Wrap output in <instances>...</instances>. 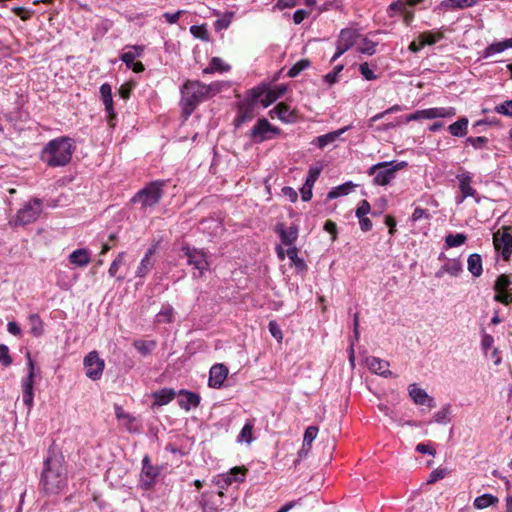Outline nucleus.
<instances>
[{
    "mask_svg": "<svg viewBox=\"0 0 512 512\" xmlns=\"http://www.w3.org/2000/svg\"><path fill=\"white\" fill-rule=\"evenodd\" d=\"M68 484L67 469L64 456L55 450H49L44 460L40 477V486L47 495L62 493Z\"/></svg>",
    "mask_w": 512,
    "mask_h": 512,
    "instance_id": "f257e3e1",
    "label": "nucleus"
},
{
    "mask_svg": "<svg viewBox=\"0 0 512 512\" xmlns=\"http://www.w3.org/2000/svg\"><path fill=\"white\" fill-rule=\"evenodd\" d=\"M220 82H212L205 84L198 80H187L180 88L181 99L180 104L183 113L189 116L196 107L203 101H206L221 91Z\"/></svg>",
    "mask_w": 512,
    "mask_h": 512,
    "instance_id": "f03ea898",
    "label": "nucleus"
},
{
    "mask_svg": "<svg viewBox=\"0 0 512 512\" xmlns=\"http://www.w3.org/2000/svg\"><path fill=\"white\" fill-rule=\"evenodd\" d=\"M76 149L74 140L67 136L50 140L41 151V160L49 167L66 166Z\"/></svg>",
    "mask_w": 512,
    "mask_h": 512,
    "instance_id": "7ed1b4c3",
    "label": "nucleus"
},
{
    "mask_svg": "<svg viewBox=\"0 0 512 512\" xmlns=\"http://www.w3.org/2000/svg\"><path fill=\"white\" fill-rule=\"evenodd\" d=\"M166 181L156 180L148 183L140 189L132 198L131 202L139 205L140 210L147 211L154 208L164 195Z\"/></svg>",
    "mask_w": 512,
    "mask_h": 512,
    "instance_id": "20e7f679",
    "label": "nucleus"
},
{
    "mask_svg": "<svg viewBox=\"0 0 512 512\" xmlns=\"http://www.w3.org/2000/svg\"><path fill=\"white\" fill-rule=\"evenodd\" d=\"M407 166L405 161L396 162H380L371 166L368 170L369 175L374 176V183L384 186L390 183L395 178V173Z\"/></svg>",
    "mask_w": 512,
    "mask_h": 512,
    "instance_id": "39448f33",
    "label": "nucleus"
},
{
    "mask_svg": "<svg viewBox=\"0 0 512 512\" xmlns=\"http://www.w3.org/2000/svg\"><path fill=\"white\" fill-rule=\"evenodd\" d=\"M182 251L184 256L187 258V264L198 271V273H193V277H203L210 266L207 253L203 249H197L195 247H191L190 245L182 246Z\"/></svg>",
    "mask_w": 512,
    "mask_h": 512,
    "instance_id": "423d86ee",
    "label": "nucleus"
},
{
    "mask_svg": "<svg viewBox=\"0 0 512 512\" xmlns=\"http://www.w3.org/2000/svg\"><path fill=\"white\" fill-rule=\"evenodd\" d=\"M42 212V202L38 198L26 203L16 216L9 221L11 226H23L35 222Z\"/></svg>",
    "mask_w": 512,
    "mask_h": 512,
    "instance_id": "0eeeda50",
    "label": "nucleus"
},
{
    "mask_svg": "<svg viewBox=\"0 0 512 512\" xmlns=\"http://www.w3.org/2000/svg\"><path fill=\"white\" fill-rule=\"evenodd\" d=\"M27 365H28V374L21 381L22 393H23V403L27 406L28 410H30L33 406L34 401V377H35V364L31 358L30 352H27Z\"/></svg>",
    "mask_w": 512,
    "mask_h": 512,
    "instance_id": "6e6552de",
    "label": "nucleus"
},
{
    "mask_svg": "<svg viewBox=\"0 0 512 512\" xmlns=\"http://www.w3.org/2000/svg\"><path fill=\"white\" fill-rule=\"evenodd\" d=\"M281 130L270 124L266 118L259 119L251 130V138L255 143L271 140L279 135Z\"/></svg>",
    "mask_w": 512,
    "mask_h": 512,
    "instance_id": "1a4fd4ad",
    "label": "nucleus"
},
{
    "mask_svg": "<svg viewBox=\"0 0 512 512\" xmlns=\"http://www.w3.org/2000/svg\"><path fill=\"white\" fill-rule=\"evenodd\" d=\"M86 376L93 380H99L103 374L105 368V362L100 358L97 351L89 352L83 361Z\"/></svg>",
    "mask_w": 512,
    "mask_h": 512,
    "instance_id": "9d476101",
    "label": "nucleus"
},
{
    "mask_svg": "<svg viewBox=\"0 0 512 512\" xmlns=\"http://www.w3.org/2000/svg\"><path fill=\"white\" fill-rule=\"evenodd\" d=\"M359 37L358 32L355 29L345 28L340 31V34L336 43V52L331 58V62L336 61L346 51H348L356 42Z\"/></svg>",
    "mask_w": 512,
    "mask_h": 512,
    "instance_id": "9b49d317",
    "label": "nucleus"
},
{
    "mask_svg": "<svg viewBox=\"0 0 512 512\" xmlns=\"http://www.w3.org/2000/svg\"><path fill=\"white\" fill-rule=\"evenodd\" d=\"M160 474V468L151 464L150 457L145 455L142 459L140 485L143 489H150Z\"/></svg>",
    "mask_w": 512,
    "mask_h": 512,
    "instance_id": "f8f14e48",
    "label": "nucleus"
},
{
    "mask_svg": "<svg viewBox=\"0 0 512 512\" xmlns=\"http://www.w3.org/2000/svg\"><path fill=\"white\" fill-rule=\"evenodd\" d=\"M493 245L495 250L500 253L504 260H508L512 254V234L508 229L502 232L499 230L493 235Z\"/></svg>",
    "mask_w": 512,
    "mask_h": 512,
    "instance_id": "ddd939ff",
    "label": "nucleus"
},
{
    "mask_svg": "<svg viewBox=\"0 0 512 512\" xmlns=\"http://www.w3.org/2000/svg\"><path fill=\"white\" fill-rule=\"evenodd\" d=\"M287 91L286 85L280 84L275 86L274 88L268 90L267 92L260 91L258 89H253V97L255 99H258L261 97L262 94H264V97L260 99L261 104L264 107H268L272 103H274L276 100H278L280 97H282Z\"/></svg>",
    "mask_w": 512,
    "mask_h": 512,
    "instance_id": "4468645a",
    "label": "nucleus"
},
{
    "mask_svg": "<svg viewBox=\"0 0 512 512\" xmlns=\"http://www.w3.org/2000/svg\"><path fill=\"white\" fill-rule=\"evenodd\" d=\"M275 232L278 234L282 244L288 246V248L295 247L299 232L296 225L286 227L284 223H277Z\"/></svg>",
    "mask_w": 512,
    "mask_h": 512,
    "instance_id": "2eb2a0df",
    "label": "nucleus"
},
{
    "mask_svg": "<svg viewBox=\"0 0 512 512\" xmlns=\"http://www.w3.org/2000/svg\"><path fill=\"white\" fill-rule=\"evenodd\" d=\"M409 396L417 405H426L429 408L436 406L435 400L424 389L420 388L416 383L408 386Z\"/></svg>",
    "mask_w": 512,
    "mask_h": 512,
    "instance_id": "dca6fc26",
    "label": "nucleus"
},
{
    "mask_svg": "<svg viewBox=\"0 0 512 512\" xmlns=\"http://www.w3.org/2000/svg\"><path fill=\"white\" fill-rule=\"evenodd\" d=\"M247 469L244 467H234L229 472L220 475L217 484L221 489H225L233 482H242L245 480Z\"/></svg>",
    "mask_w": 512,
    "mask_h": 512,
    "instance_id": "f3484780",
    "label": "nucleus"
},
{
    "mask_svg": "<svg viewBox=\"0 0 512 512\" xmlns=\"http://www.w3.org/2000/svg\"><path fill=\"white\" fill-rule=\"evenodd\" d=\"M421 120H433L437 118H452L456 115L454 107H433L420 110Z\"/></svg>",
    "mask_w": 512,
    "mask_h": 512,
    "instance_id": "a211bd4d",
    "label": "nucleus"
},
{
    "mask_svg": "<svg viewBox=\"0 0 512 512\" xmlns=\"http://www.w3.org/2000/svg\"><path fill=\"white\" fill-rule=\"evenodd\" d=\"M366 365L374 374L383 376L385 378L392 376V372L389 370L390 364L387 360L375 356H370L366 358Z\"/></svg>",
    "mask_w": 512,
    "mask_h": 512,
    "instance_id": "6ab92c4d",
    "label": "nucleus"
},
{
    "mask_svg": "<svg viewBox=\"0 0 512 512\" xmlns=\"http://www.w3.org/2000/svg\"><path fill=\"white\" fill-rule=\"evenodd\" d=\"M228 376V368L224 364H214L210 368L208 384L212 388H220Z\"/></svg>",
    "mask_w": 512,
    "mask_h": 512,
    "instance_id": "aec40b11",
    "label": "nucleus"
},
{
    "mask_svg": "<svg viewBox=\"0 0 512 512\" xmlns=\"http://www.w3.org/2000/svg\"><path fill=\"white\" fill-rule=\"evenodd\" d=\"M463 271V266L460 260L458 259H448L441 268L436 271L435 277L442 278L445 274L450 275L451 277L459 276Z\"/></svg>",
    "mask_w": 512,
    "mask_h": 512,
    "instance_id": "412c9836",
    "label": "nucleus"
},
{
    "mask_svg": "<svg viewBox=\"0 0 512 512\" xmlns=\"http://www.w3.org/2000/svg\"><path fill=\"white\" fill-rule=\"evenodd\" d=\"M156 250H157V244L151 246L146 251L144 257L141 259L140 264L136 270L137 277L144 278L151 271V269L154 266V261L152 260V257L156 253Z\"/></svg>",
    "mask_w": 512,
    "mask_h": 512,
    "instance_id": "4be33fe9",
    "label": "nucleus"
},
{
    "mask_svg": "<svg viewBox=\"0 0 512 512\" xmlns=\"http://www.w3.org/2000/svg\"><path fill=\"white\" fill-rule=\"evenodd\" d=\"M100 97L104 104L105 111L108 114L109 121L113 119L116 115L113 105V97H112V87L108 83H103L100 86Z\"/></svg>",
    "mask_w": 512,
    "mask_h": 512,
    "instance_id": "5701e85b",
    "label": "nucleus"
},
{
    "mask_svg": "<svg viewBox=\"0 0 512 512\" xmlns=\"http://www.w3.org/2000/svg\"><path fill=\"white\" fill-rule=\"evenodd\" d=\"M270 116L277 117L284 123H292L296 118L294 111L286 103H279L270 110Z\"/></svg>",
    "mask_w": 512,
    "mask_h": 512,
    "instance_id": "b1692460",
    "label": "nucleus"
},
{
    "mask_svg": "<svg viewBox=\"0 0 512 512\" xmlns=\"http://www.w3.org/2000/svg\"><path fill=\"white\" fill-rule=\"evenodd\" d=\"M200 403V396L196 393L181 390L179 393L178 404L181 408L189 411L191 408H196Z\"/></svg>",
    "mask_w": 512,
    "mask_h": 512,
    "instance_id": "393cba45",
    "label": "nucleus"
},
{
    "mask_svg": "<svg viewBox=\"0 0 512 512\" xmlns=\"http://www.w3.org/2000/svg\"><path fill=\"white\" fill-rule=\"evenodd\" d=\"M350 128L351 126H345L343 128L329 132L327 134L320 135L317 138H315L313 143H315L320 149H323L328 144L335 142L343 133L348 131Z\"/></svg>",
    "mask_w": 512,
    "mask_h": 512,
    "instance_id": "a878e982",
    "label": "nucleus"
},
{
    "mask_svg": "<svg viewBox=\"0 0 512 512\" xmlns=\"http://www.w3.org/2000/svg\"><path fill=\"white\" fill-rule=\"evenodd\" d=\"M509 48H512V38H508L499 42H493L483 50V57H492L496 54L504 52Z\"/></svg>",
    "mask_w": 512,
    "mask_h": 512,
    "instance_id": "bb28decb",
    "label": "nucleus"
},
{
    "mask_svg": "<svg viewBox=\"0 0 512 512\" xmlns=\"http://www.w3.org/2000/svg\"><path fill=\"white\" fill-rule=\"evenodd\" d=\"M69 261L75 266L85 267L91 261V253L86 248L76 249L69 255Z\"/></svg>",
    "mask_w": 512,
    "mask_h": 512,
    "instance_id": "cd10ccee",
    "label": "nucleus"
},
{
    "mask_svg": "<svg viewBox=\"0 0 512 512\" xmlns=\"http://www.w3.org/2000/svg\"><path fill=\"white\" fill-rule=\"evenodd\" d=\"M458 179L459 188L462 193V197L458 200V203H461L465 198L473 197L476 191L471 186V176L468 173L458 176Z\"/></svg>",
    "mask_w": 512,
    "mask_h": 512,
    "instance_id": "c85d7f7f",
    "label": "nucleus"
},
{
    "mask_svg": "<svg viewBox=\"0 0 512 512\" xmlns=\"http://www.w3.org/2000/svg\"><path fill=\"white\" fill-rule=\"evenodd\" d=\"M231 66L225 63L219 57H213L209 65L202 70L203 74H213L215 72L224 73L230 71Z\"/></svg>",
    "mask_w": 512,
    "mask_h": 512,
    "instance_id": "c756f323",
    "label": "nucleus"
},
{
    "mask_svg": "<svg viewBox=\"0 0 512 512\" xmlns=\"http://www.w3.org/2000/svg\"><path fill=\"white\" fill-rule=\"evenodd\" d=\"M498 502H499L498 497H496L492 494H489V493H485V494H482L474 499L473 506L477 510H482V509L488 508L490 506H494V505L498 504Z\"/></svg>",
    "mask_w": 512,
    "mask_h": 512,
    "instance_id": "7c9ffc66",
    "label": "nucleus"
},
{
    "mask_svg": "<svg viewBox=\"0 0 512 512\" xmlns=\"http://www.w3.org/2000/svg\"><path fill=\"white\" fill-rule=\"evenodd\" d=\"M478 0H443L440 4L446 10H457L473 7Z\"/></svg>",
    "mask_w": 512,
    "mask_h": 512,
    "instance_id": "2f4dec72",
    "label": "nucleus"
},
{
    "mask_svg": "<svg viewBox=\"0 0 512 512\" xmlns=\"http://www.w3.org/2000/svg\"><path fill=\"white\" fill-rule=\"evenodd\" d=\"M176 395V392L172 388H163L159 391L154 392L153 397L155 399V404L158 406H163L170 403Z\"/></svg>",
    "mask_w": 512,
    "mask_h": 512,
    "instance_id": "473e14b6",
    "label": "nucleus"
},
{
    "mask_svg": "<svg viewBox=\"0 0 512 512\" xmlns=\"http://www.w3.org/2000/svg\"><path fill=\"white\" fill-rule=\"evenodd\" d=\"M318 434V428L315 426H309L304 432L303 445L299 451V456L305 455L311 447L312 442L315 440Z\"/></svg>",
    "mask_w": 512,
    "mask_h": 512,
    "instance_id": "72a5a7b5",
    "label": "nucleus"
},
{
    "mask_svg": "<svg viewBox=\"0 0 512 512\" xmlns=\"http://www.w3.org/2000/svg\"><path fill=\"white\" fill-rule=\"evenodd\" d=\"M467 268L474 277H479L483 272L481 256L477 253L471 254L467 260Z\"/></svg>",
    "mask_w": 512,
    "mask_h": 512,
    "instance_id": "f704fd0d",
    "label": "nucleus"
},
{
    "mask_svg": "<svg viewBox=\"0 0 512 512\" xmlns=\"http://www.w3.org/2000/svg\"><path fill=\"white\" fill-rule=\"evenodd\" d=\"M144 52L143 46H131L130 49L124 52L120 59L126 64L128 68L135 62V59L142 55Z\"/></svg>",
    "mask_w": 512,
    "mask_h": 512,
    "instance_id": "c9c22d12",
    "label": "nucleus"
},
{
    "mask_svg": "<svg viewBox=\"0 0 512 512\" xmlns=\"http://www.w3.org/2000/svg\"><path fill=\"white\" fill-rule=\"evenodd\" d=\"M468 128V119L466 117H462L458 119L456 122L449 125L448 130L451 135L456 137H463L467 134Z\"/></svg>",
    "mask_w": 512,
    "mask_h": 512,
    "instance_id": "e433bc0d",
    "label": "nucleus"
},
{
    "mask_svg": "<svg viewBox=\"0 0 512 512\" xmlns=\"http://www.w3.org/2000/svg\"><path fill=\"white\" fill-rule=\"evenodd\" d=\"M115 416L118 420L124 421V425L129 431L135 432L137 430L134 425L135 418L126 413L124 409L119 405H115Z\"/></svg>",
    "mask_w": 512,
    "mask_h": 512,
    "instance_id": "4c0bfd02",
    "label": "nucleus"
},
{
    "mask_svg": "<svg viewBox=\"0 0 512 512\" xmlns=\"http://www.w3.org/2000/svg\"><path fill=\"white\" fill-rule=\"evenodd\" d=\"M354 187L355 185L352 182H346L344 184L336 186L328 192L327 199L332 200L340 196L348 195L353 190Z\"/></svg>",
    "mask_w": 512,
    "mask_h": 512,
    "instance_id": "58836bf2",
    "label": "nucleus"
},
{
    "mask_svg": "<svg viewBox=\"0 0 512 512\" xmlns=\"http://www.w3.org/2000/svg\"><path fill=\"white\" fill-rule=\"evenodd\" d=\"M30 333L34 337H40L44 332L43 321L38 314H31L29 316Z\"/></svg>",
    "mask_w": 512,
    "mask_h": 512,
    "instance_id": "ea45409f",
    "label": "nucleus"
},
{
    "mask_svg": "<svg viewBox=\"0 0 512 512\" xmlns=\"http://www.w3.org/2000/svg\"><path fill=\"white\" fill-rule=\"evenodd\" d=\"M444 37L441 31L435 32H424L421 33L418 37L419 42H421V46L425 45H433Z\"/></svg>",
    "mask_w": 512,
    "mask_h": 512,
    "instance_id": "a19ab883",
    "label": "nucleus"
},
{
    "mask_svg": "<svg viewBox=\"0 0 512 512\" xmlns=\"http://www.w3.org/2000/svg\"><path fill=\"white\" fill-rule=\"evenodd\" d=\"M133 346L142 356H147L156 348V342L153 340H136Z\"/></svg>",
    "mask_w": 512,
    "mask_h": 512,
    "instance_id": "79ce46f5",
    "label": "nucleus"
},
{
    "mask_svg": "<svg viewBox=\"0 0 512 512\" xmlns=\"http://www.w3.org/2000/svg\"><path fill=\"white\" fill-rule=\"evenodd\" d=\"M433 421L441 425L448 424L451 421V406L449 404L442 406L441 409L434 414Z\"/></svg>",
    "mask_w": 512,
    "mask_h": 512,
    "instance_id": "37998d69",
    "label": "nucleus"
},
{
    "mask_svg": "<svg viewBox=\"0 0 512 512\" xmlns=\"http://www.w3.org/2000/svg\"><path fill=\"white\" fill-rule=\"evenodd\" d=\"M287 257L291 260L292 264L300 270L304 271L307 269V265L302 258L298 257V249L295 247H290L286 251Z\"/></svg>",
    "mask_w": 512,
    "mask_h": 512,
    "instance_id": "c03bdc74",
    "label": "nucleus"
},
{
    "mask_svg": "<svg viewBox=\"0 0 512 512\" xmlns=\"http://www.w3.org/2000/svg\"><path fill=\"white\" fill-rule=\"evenodd\" d=\"M174 309L171 305H165L156 315L157 323H171L173 321Z\"/></svg>",
    "mask_w": 512,
    "mask_h": 512,
    "instance_id": "a18cd8bd",
    "label": "nucleus"
},
{
    "mask_svg": "<svg viewBox=\"0 0 512 512\" xmlns=\"http://www.w3.org/2000/svg\"><path fill=\"white\" fill-rule=\"evenodd\" d=\"M254 428V423L252 421H247L245 425L242 427L241 432L238 436V442H246L250 444L253 441L252 432Z\"/></svg>",
    "mask_w": 512,
    "mask_h": 512,
    "instance_id": "49530a36",
    "label": "nucleus"
},
{
    "mask_svg": "<svg viewBox=\"0 0 512 512\" xmlns=\"http://www.w3.org/2000/svg\"><path fill=\"white\" fill-rule=\"evenodd\" d=\"M467 240V237L463 233L449 234L445 238V244L447 247H458L463 245Z\"/></svg>",
    "mask_w": 512,
    "mask_h": 512,
    "instance_id": "de8ad7c7",
    "label": "nucleus"
},
{
    "mask_svg": "<svg viewBox=\"0 0 512 512\" xmlns=\"http://www.w3.org/2000/svg\"><path fill=\"white\" fill-rule=\"evenodd\" d=\"M310 66V61L307 59H301L298 62H296L288 71L287 75L289 77H296L299 75L303 70L308 68Z\"/></svg>",
    "mask_w": 512,
    "mask_h": 512,
    "instance_id": "09e8293b",
    "label": "nucleus"
},
{
    "mask_svg": "<svg viewBox=\"0 0 512 512\" xmlns=\"http://www.w3.org/2000/svg\"><path fill=\"white\" fill-rule=\"evenodd\" d=\"M125 252H120L111 263L108 274L110 277H115L119 268L124 264Z\"/></svg>",
    "mask_w": 512,
    "mask_h": 512,
    "instance_id": "8fccbe9b",
    "label": "nucleus"
},
{
    "mask_svg": "<svg viewBox=\"0 0 512 512\" xmlns=\"http://www.w3.org/2000/svg\"><path fill=\"white\" fill-rule=\"evenodd\" d=\"M234 17V12H226L220 19H218L214 26L217 30L227 29Z\"/></svg>",
    "mask_w": 512,
    "mask_h": 512,
    "instance_id": "3c124183",
    "label": "nucleus"
},
{
    "mask_svg": "<svg viewBox=\"0 0 512 512\" xmlns=\"http://www.w3.org/2000/svg\"><path fill=\"white\" fill-rule=\"evenodd\" d=\"M376 45L377 44L375 42L365 38L357 50L362 54L373 55L376 52Z\"/></svg>",
    "mask_w": 512,
    "mask_h": 512,
    "instance_id": "603ef678",
    "label": "nucleus"
},
{
    "mask_svg": "<svg viewBox=\"0 0 512 512\" xmlns=\"http://www.w3.org/2000/svg\"><path fill=\"white\" fill-rule=\"evenodd\" d=\"M447 475V469L445 468H436L434 469L427 479L428 484H433L441 479H443Z\"/></svg>",
    "mask_w": 512,
    "mask_h": 512,
    "instance_id": "864d4df0",
    "label": "nucleus"
},
{
    "mask_svg": "<svg viewBox=\"0 0 512 512\" xmlns=\"http://www.w3.org/2000/svg\"><path fill=\"white\" fill-rule=\"evenodd\" d=\"M511 282L507 275H500L495 282L496 292H503L510 286Z\"/></svg>",
    "mask_w": 512,
    "mask_h": 512,
    "instance_id": "5fc2aeb1",
    "label": "nucleus"
},
{
    "mask_svg": "<svg viewBox=\"0 0 512 512\" xmlns=\"http://www.w3.org/2000/svg\"><path fill=\"white\" fill-rule=\"evenodd\" d=\"M0 363L5 367H8L12 364V358L9 354V349L4 344H0Z\"/></svg>",
    "mask_w": 512,
    "mask_h": 512,
    "instance_id": "6e6d98bb",
    "label": "nucleus"
},
{
    "mask_svg": "<svg viewBox=\"0 0 512 512\" xmlns=\"http://www.w3.org/2000/svg\"><path fill=\"white\" fill-rule=\"evenodd\" d=\"M495 111L499 114L512 117V100H507L497 105Z\"/></svg>",
    "mask_w": 512,
    "mask_h": 512,
    "instance_id": "4d7b16f0",
    "label": "nucleus"
},
{
    "mask_svg": "<svg viewBox=\"0 0 512 512\" xmlns=\"http://www.w3.org/2000/svg\"><path fill=\"white\" fill-rule=\"evenodd\" d=\"M466 143H469L475 149H482L488 143V139L483 136L468 137Z\"/></svg>",
    "mask_w": 512,
    "mask_h": 512,
    "instance_id": "13d9d810",
    "label": "nucleus"
},
{
    "mask_svg": "<svg viewBox=\"0 0 512 512\" xmlns=\"http://www.w3.org/2000/svg\"><path fill=\"white\" fill-rule=\"evenodd\" d=\"M359 70L365 80L371 81V80H375L377 78L374 71L370 69L368 63H366V62L360 64Z\"/></svg>",
    "mask_w": 512,
    "mask_h": 512,
    "instance_id": "bf43d9fd",
    "label": "nucleus"
},
{
    "mask_svg": "<svg viewBox=\"0 0 512 512\" xmlns=\"http://www.w3.org/2000/svg\"><path fill=\"white\" fill-rule=\"evenodd\" d=\"M268 329L271 335L279 342L283 339L282 331L276 321L271 320L268 324Z\"/></svg>",
    "mask_w": 512,
    "mask_h": 512,
    "instance_id": "052dcab7",
    "label": "nucleus"
},
{
    "mask_svg": "<svg viewBox=\"0 0 512 512\" xmlns=\"http://www.w3.org/2000/svg\"><path fill=\"white\" fill-rule=\"evenodd\" d=\"M371 207L367 200H362L356 209V217L362 218L370 213Z\"/></svg>",
    "mask_w": 512,
    "mask_h": 512,
    "instance_id": "680f3d73",
    "label": "nucleus"
},
{
    "mask_svg": "<svg viewBox=\"0 0 512 512\" xmlns=\"http://www.w3.org/2000/svg\"><path fill=\"white\" fill-rule=\"evenodd\" d=\"M343 65H337L334 67L333 71L329 72L325 75V82L332 85L337 81L338 74L343 70Z\"/></svg>",
    "mask_w": 512,
    "mask_h": 512,
    "instance_id": "e2e57ef3",
    "label": "nucleus"
},
{
    "mask_svg": "<svg viewBox=\"0 0 512 512\" xmlns=\"http://www.w3.org/2000/svg\"><path fill=\"white\" fill-rule=\"evenodd\" d=\"M406 8H407V3L405 1L398 0L389 5L388 13L390 16H393V14H391L390 11L402 13V12H405Z\"/></svg>",
    "mask_w": 512,
    "mask_h": 512,
    "instance_id": "0e129e2a",
    "label": "nucleus"
},
{
    "mask_svg": "<svg viewBox=\"0 0 512 512\" xmlns=\"http://www.w3.org/2000/svg\"><path fill=\"white\" fill-rule=\"evenodd\" d=\"M185 13L184 10H178L175 13H169L166 12L163 14V18L169 23V24H175L178 22L179 18Z\"/></svg>",
    "mask_w": 512,
    "mask_h": 512,
    "instance_id": "69168bd1",
    "label": "nucleus"
},
{
    "mask_svg": "<svg viewBox=\"0 0 512 512\" xmlns=\"http://www.w3.org/2000/svg\"><path fill=\"white\" fill-rule=\"evenodd\" d=\"M320 174V169L317 167L310 168L308 172V176L306 178L305 184H308L310 186H314L315 181L318 179Z\"/></svg>",
    "mask_w": 512,
    "mask_h": 512,
    "instance_id": "338daca9",
    "label": "nucleus"
},
{
    "mask_svg": "<svg viewBox=\"0 0 512 512\" xmlns=\"http://www.w3.org/2000/svg\"><path fill=\"white\" fill-rule=\"evenodd\" d=\"M416 451L422 454H429L432 456L436 455V450L432 448L430 445L424 443H419L416 446Z\"/></svg>",
    "mask_w": 512,
    "mask_h": 512,
    "instance_id": "774afa93",
    "label": "nucleus"
}]
</instances>
